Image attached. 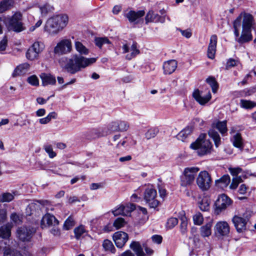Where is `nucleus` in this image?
Segmentation results:
<instances>
[{"instance_id":"f257e3e1","label":"nucleus","mask_w":256,"mask_h":256,"mask_svg":"<svg viewBox=\"0 0 256 256\" xmlns=\"http://www.w3.org/2000/svg\"><path fill=\"white\" fill-rule=\"evenodd\" d=\"M95 58H86L82 56L74 55L67 60L64 68L69 73L74 74L86 66L94 63Z\"/></svg>"},{"instance_id":"f03ea898","label":"nucleus","mask_w":256,"mask_h":256,"mask_svg":"<svg viewBox=\"0 0 256 256\" xmlns=\"http://www.w3.org/2000/svg\"><path fill=\"white\" fill-rule=\"evenodd\" d=\"M68 20V16L66 14L52 17L46 21L44 30L50 34H56L66 26Z\"/></svg>"},{"instance_id":"7ed1b4c3","label":"nucleus","mask_w":256,"mask_h":256,"mask_svg":"<svg viewBox=\"0 0 256 256\" xmlns=\"http://www.w3.org/2000/svg\"><path fill=\"white\" fill-rule=\"evenodd\" d=\"M206 134H201L196 140L190 146L191 148L197 150V153L200 156L211 152L212 144L209 140L206 139Z\"/></svg>"},{"instance_id":"20e7f679","label":"nucleus","mask_w":256,"mask_h":256,"mask_svg":"<svg viewBox=\"0 0 256 256\" xmlns=\"http://www.w3.org/2000/svg\"><path fill=\"white\" fill-rule=\"evenodd\" d=\"M22 14L20 12H16L8 20V28L16 32L24 30L26 28L22 22Z\"/></svg>"},{"instance_id":"39448f33","label":"nucleus","mask_w":256,"mask_h":256,"mask_svg":"<svg viewBox=\"0 0 256 256\" xmlns=\"http://www.w3.org/2000/svg\"><path fill=\"white\" fill-rule=\"evenodd\" d=\"M250 216V212H246L242 217L235 215L232 218V220L237 232H244L246 230V225Z\"/></svg>"},{"instance_id":"423d86ee","label":"nucleus","mask_w":256,"mask_h":256,"mask_svg":"<svg viewBox=\"0 0 256 256\" xmlns=\"http://www.w3.org/2000/svg\"><path fill=\"white\" fill-rule=\"evenodd\" d=\"M198 167L186 168L184 169L183 175L180 178V185L186 186L190 185L194 181L195 174L199 171Z\"/></svg>"},{"instance_id":"0eeeda50","label":"nucleus","mask_w":256,"mask_h":256,"mask_svg":"<svg viewBox=\"0 0 256 256\" xmlns=\"http://www.w3.org/2000/svg\"><path fill=\"white\" fill-rule=\"evenodd\" d=\"M130 247L135 252L136 256H152L154 252L146 244L142 246L138 242H132Z\"/></svg>"},{"instance_id":"6e6552de","label":"nucleus","mask_w":256,"mask_h":256,"mask_svg":"<svg viewBox=\"0 0 256 256\" xmlns=\"http://www.w3.org/2000/svg\"><path fill=\"white\" fill-rule=\"evenodd\" d=\"M196 182L202 190L206 191L210 187L212 178L207 171H202L199 173L196 179Z\"/></svg>"},{"instance_id":"1a4fd4ad","label":"nucleus","mask_w":256,"mask_h":256,"mask_svg":"<svg viewBox=\"0 0 256 256\" xmlns=\"http://www.w3.org/2000/svg\"><path fill=\"white\" fill-rule=\"evenodd\" d=\"M44 46L42 42H34L28 50L26 52V58L30 60H34L38 58L39 54L44 50Z\"/></svg>"},{"instance_id":"9d476101","label":"nucleus","mask_w":256,"mask_h":256,"mask_svg":"<svg viewBox=\"0 0 256 256\" xmlns=\"http://www.w3.org/2000/svg\"><path fill=\"white\" fill-rule=\"evenodd\" d=\"M157 192L155 189L147 188L144 192V199L150 208H156L160 202L156 199Z\"/></svg>"},{"instance_id":"9b49d317","label":"nucleus","mask_w":256,"mask_h":256,"mask_svg":"<svg viewBox=\"0 0 256 256\" xmlns=\"http://www.w3.org/2000/svg\"><path fill=\"white\" fill-rule=\"evenodd\" d=\"M72 43L70 40L64 39L58 42L54 47L55 54L62 55L70 52L72 50Z\"/></svg>"},{"instance_id":"f8f14e48","label":"nucleus","mask_w":256,"mask_h":256,"mask_svg":"<svg viewBox=\"0 0 256 256\" xmlns=\"http://www.w3.org/2000/svg\"><path fill=\"white\" fill-rule=\"evenodd\" d=\"M232 200L225 194L220 195L216 200L215 206V213L218 214L222 210L230 206L232 204Z\"/></svg>"},{"instance_id":"ddd939ff","label":"nucleus","mask_w":256,"mask_h":256,"mask_svg":"<svg viewBox=\"0 0 256 256\" xmlns=\"http://www.w3.org/2000/svg\"><path fill=\"white\" fill-rule=\"evenodd\" d=\"M214 231L217 236H228L230 232V226L226 221L218 222L214 227Z\"/></svg>"},{"instance_id":"4468645a","label":"nucleus","mask_w":256,"mask_h":256,"mask_svg":"<svg viewBox=\"0 0 256 256\" xmlns=\"http://www.w3.org/2000/svg\"><path fill=\"white\" fill-rule=\"evenodd\" d=\"M128 239V234L124 232L119 231L113 235V240L116 246L118 248H122Z\"/></svg>"},{"instance_id":"2eb2a0df","label":"nucleus","mask_w":256,"mask_h":256,"mask_svg":"<svg viewBox=\"0 0 256 256\" xmlns=\"http://www.w3.org/2000/svg\"><path fill=\"white\" fill-rule=\"evenodd\" d=\"M136 44V43L134 42L130 48L127 44H124L122 46V49L124 54L128 53L130 50V53L128 54L126 56V60H131L140 53V50L137 48Z\"/></svg>"},{"instance_id":"dca6fc26","label":"nucleus","mask_w":256,"mask_h":256,"mask_svg":"<svg viewBox=\"0 0 256 256\" xmlns=\"http://www.w3.org/2000/svg\"><path fill=\"white\" fill-rule=\"evenodd\" d=\"M144 10L137 12L130 10L124 14V16L128 19L130 23L138 24L140 19L144 15Z\"/></svg>"},{"instance_id":"f3484780","label":"nucleus","mask_w":256,"mask_h":256,"mask_svg":"<svg viewBox=\"0 0 256 256\" xmlns=\"http://www.w3.org/2000/svg\"><path fill=\"white\" fill-rule=\"evenodd\" d=\"M192 96L195 100L201 105H204L207 103L212 97L210 92L204 95L198 90H196L194 92Z\"/></svg>"},{"instance_id":"a211bd4d","label":"nucleus","mask_w":256,"mask_h":256,"mask_svg":"<svg viewBox=\"0 0 256 256\" xmlns=\"http://www.w3.org/2000/svg\"><path fill=\"white\" fill-rule=\"evenodd\" d=\"M145 20L146 24L152 22L164 23L165 22V16H160L155 14L152 10H150L145 17Z\"/></svg>"},{"instance_id":"6ab92c4d","label":"nucleus","mask_w":256,"mask_h":256,"mask_svg":"<svg viewBox=\"0 0 256 256\" xmlns=\"http://www.w3.org/2000/svg\"><path fill=\"white\" fill-rule=\"evenodd\" d=\"M32 231L26 227H20L17 230V235L20 240L23 242L29 241L32 236Z\"/></svg>"},{"instance_id":"aec40b11","label":"nucleus","mask_w":256,"mask_h":256,"mask_svg":"<svg viewBox=\"0 0 256 256\" xmlns=\"http://www.w3.org/2000/svg\"><path fill=\"white\" fill-rule=\"evenodd\" d=\"M59 224L58 220L56 217L52 214H45L42 218L40 224L42 226H58Z\"/></svg>"},{"instance_id":"412c9836","label":"nucleus","mask_w":256,"mask_h":256,"mask_svg":"<svg viewBox=\"0 0 256 256\" xmlns=\"http://www.w3.org/2000/svg\"><path fill=\"white\" fill-rule=\"evenodd\" d=\"M217 44V36L213 34L210 36V44L208 48V56L209 58L214 59L215 56Z\"/></svg>"},{"instance_id":"4be33fe9","label":"nucleus","mask_w":256,"mask_h":256,"mask_svg":"<svg viewBox=\"0 0 256 256\" xmlns=\"http://www.w3.org/2000/svg\"><path fill=\"white\" fill-rule=\"evenodd\" d=\"M217 44V36L213 34L210 36V44L208 48V56L209 58L214 59L215 56Z\"/></svg>"},{"instance_id":"5701e85b","label":"nucleus","mask_w":256,"mask_h":256,"mask_svg":"<svg viewBox=\"0 0 256 256\" xmlns=\"http://www.w3.org/2000/svg\"><path fill=\"white\" fill-rule=\"evenodd\" d=\"M252 30L242 28L241 36L236 38V40L240 44L248 42L252 40Z\"/></svg>"},{"instance_id":"b1692460","label":"nucleus","mask_w":256,"mask_h":256,"mask_svg":"<svg viewBox=\"0 0 256 256\" xmlns=\"http://www.w3.org/2000/svg\"><path fill=\"white\" fill-rule=\"evenodd\" d=\"M254 23L253 16L248 13H244L242 20V28L250 30Z\"/></svg>"},{"instance_id":"393cba45","label":"nucleus","mask_w":256,"mask_h":256,"mask_svg":"<svg viewBox=\"0 0 256 256\" xmlns=\"http://www.w3.org/2000/svg\"><path fill=\"white\" fill-rule=\"evenodd\" d=\"M177 68V62L175 60H170L164 62L163 64L164 72L165 74H170L174 72Z\"/></svg>"},{"instance_id":"a878e982","label":"nucleus","mask_w":256,"mask_h":256,"mask_svg":"<svg viewBox=\"0 0 256 256\" xmlns=\"http://www.w3.org/2000/svg\"><path fill=\"white\" fill-rule=\"evenodd\" d=\"M30 69V64L24 63L18 66L12 73L13 77L26 74Z\"/></svg>"},{"instance_id":"bb28decb","label":"nucleus","mask_w":256,"mask_h":256,"mask_svg":"<svg viewBox=\"0 0 256 256\" xmlns=\"http://www.w3.org/2000/svg\"><path fill=\"white\" fill-rule=\"evenodd\" d=\"M212 127L217 129L222 136H225L227 134V121H218L212 124Z\"/></svg>"},{"instance_id":"cd10ccee","label":"nucleus","mask_w":256,"mask_h":256,"mask_svg":"<svg viewBox=\"0 0 256 256\" xmlns=\"http://www.w3.org/2000/svg\"><path fill=\"white\" fill-rule=\"evenodd\" d=\"M40 77L42 80V83L44 86H46L48 84L53 85L56 84V78L50 74L42 73L40 75Z\"/></svg>"},{"instance_id":"c85d7f7f","label":"nucleus","mask_w":256,"mask_h":256,"mask_svg":"<svg viewBox=\"0 0 256 256\" xmlns=\"http://www.w3.org/2000/svg\"><path fill=\"white\" fill-rule=\"evenodd\" d=\"M193 128L192 126H188L182 130L177 135L178 140L184 142L185 140L192 133Z\"/></svg>"},{"instance_id":"c756f323","label":"nucleus","mask_w":256,"mask_h":256,"mask_svg":"<svg viewBox=\"0 0 256 256\" xmlns=\"http://www.w3.org/2000/svg\"><path fill=\"white\" fill-rule=\"evenodd\" d=\"M11 228L10 224H6L0 227V238L2 239H8L11 236Z\"/></svg>"},{"instance_id":"7c9ffc66","label":"nucleus","mask_w":256,"mask_h":256,"mask_svg":"<svg viewBox=\"0 0 256 256\" xmlns=\"http://www.w3.org/2000/svg\"><path fill=\"white\" fill-rule=\"evenodd\" d=\"M230 182V176L228 174H224L220 179L216 180L215 184L217 186L224 188L229 184Z\"/></svg>"},{"instance_id":"2f4dec72","label":"nucleus","mask_w":256,"mask_h":256,"mask_svg":"<svg viewBox=\"0 0 256 256\" xmlns=\"http://www.w3.org/2000/svg\"><path fill=\"white\" fill-rule=\"evenodd\" d=\"M231 141L234 146L240 150L244 148L242 139L240 133L235 134L231 139Z\"/></svg>"},{"instance_id":"473e14b6","label":"nucleus","mask_w":256,"mask_h":256,"mask_svg":"<svg viewBox=\"0 0 256 256\" xmlns=\"http://www.w3.org/2000/svg\"><path fill=\"white\" fill-rule=\"evenodd\" d=\"M212 224L208 222L205 225L202 226L200 228V234L202 236L208 237L212 234Z\"/></svg>"},{"instance_id":"72a5a7b5","label":"nucleus","mask_w":256,"mask_h":256,"mask_svg":"<svg viewBox=\"0 0 256 256\" xmlns=\"http://www.w3.org/2000/svg\"><path fill=\"white\" fill-rule=\"evenodd\" d=\"M4 256H23L18 250L8 246L4 249Z\"/></svg>"},{"instance_id":"f704fd0d","label":"nucleus","mask_w":256,"mask_h":256,"mask_svg":"<svg viewBox=\"0 0 256 256\" xmlns=\"http://www.w3.org/2000/svg\"><path fill=\"white\" fill-rule=\"evenodd\" d=\"M208 134L214 141L216 146L218 148L221 144L220 137L218 132L212 129L208 131Z\"/></svg>"},{"instance_id":"c9c22d12","label":"nucleus","mask_w":256,"mask_h":256,"mask_svg":"<svg viewBox=\"0 0 256 256\" xmlns=\"http://www.w3.org/2000/svg\"><path fill=\"white\" fill-rule=\"evenodd\" d=\"M16 194V192H13L12 194L10 192H4L0 195V202H9L12 201Z\"/></svg>"},{"instance_id":"e433bc0d","label":"nucleus","mask_w":256,"mask_h":256,"mask_svg":"<svg viewBox=\"0 0 256 256\" xmlns=\"http://www.w3.org/2000/svg\"><path fill=\"white\" fill-rule=\"evenodd\" d=\"M14 1L12 0H4L0 3V14L10 9L13 6Z\"/></svg>"},{"instance_id":"4c0bfd02","label":"nucleus","mask_w":256,"mask_h":256,"mask_svg":"<svg viewBox=\"0 0 256 256\" xmlns=\"http://www.w3.org/2000/svg\"><path fill=\"white\" fill-rule=\"evenodd\" d=\"M242 16H239L236 20L234 22L233 27L234 28V34L236 38L238 37L240 35L239 29L242 25Z\"/></svg>"},{"instance_id":"58836bf2","label":"nucleus","mask_w":256,"mask_h":256,"mask_svg":"<svg viewBox=\"0 0 256 256\" xmlns=\"http://www.w3.org/2000/svg\"><path fill=\"white\" fill-rule=\"evenodd\" d=\"M210 200L208 198H204L198 202L200 208L202 211H208L210 210Z\"/></svg>"},{"instance_id":"ea45409f","label":"nucleus","mask_w":256,"mask_h":256,"mask_svg":"<svg viewBox=\"0 0 256 256\" xmlns=\"http://www.w3.org/2000/svg\"><path fill=\"white\" fill-rule=\"evenodd\" d=\"M76 50L81 54L86 55L88 54V50L80 42H75Z\"/></svg>"},{"instance_id":"a19ab883","label":"nucleus","mask_w":256,"mask_h":256,"mask_svg":"<svg viewBox=\"0 0 256 256\" xmlns=\"http://www.w3.org/2000/svg\"><path fill=\"white\" fill-rule=\"evenodd\" d=\"M96 45L99 48H101L102 46L104 44H110L111 42L106 37H98L94 39Z\"/></svg>"},{"instance_id":"79ce46f5","label":"nucleus","mask_w":256,"mask_h":256,"mask_svg":"<svg viewBox=\"0 0 256 256\" xmlns=\"http://www.w3.org/2000/svg\"><path fill=\"white\" fill-rule=\"evenodd\" d=\"M102 246L105 250L110 251L112 254H114L116 252V248H114L112 242L108 240H104Z\"/></svg>"},{"instance_id":"37998d69","label":"nucleus","mask_w":256,"mask_h":256,"mask_svg":"<svg viewBox=\"0 0 256 256\" xmlns=\"http://www.w3.org/2000/svg\"><path fill=\"white\" fill-rule=\"evenodd\" d=\"M240 106L245 109H251L256 106V103L250 100L242 99L240 100Z\"/></svg>"},{"instance_id":"c03bdc74","label":"nucleus","mask_w":256,"mask_h":256,"mask_svg":"<svg viewBox=\"0 0 256 256\" xmlns=\"http://www.w3.org/2000/svg\"><path fill=\"white\" fill-rule=\"evenodd\" d=\"M86 232L84 226L80 225L74 229V237L76 240H79Z\"/></svg>"},{"instance_id":"a18cd8bd","label":"nucleus","mask_w":256,"mask_h":256,"mask_svg":"<svg viewBox=\"0 0 256 256\" xmlns=\"http://www.w3.org/2000/svg\"><path fill=\"white\" fill-rule=\"evenodd\" d=\"M124 216H129L132 211L135 210L136 206L132 204H128L126 205L122 204Z\"/></svg>"},{"instance_id":"49530a36","label":"nucleus","mask_w":256,"mask_h":256,"mask_svg":"<svg viewBox=\"0 0 256 256\" xmlns=\"http://www.w3.org/2000/svg\"><path fill=\"white\" fill-rule=\"evenodd\" d=\"M158 130L156 128H152L149 129L145 134V137L147 140H150L154 138L158 133Z\"/></svg>"},{"instance_id":"de8ad7c7","label":"nucleus","mask_w":256,"mask_h":256,"mask_svg":"<svg viewBox=\"0 0 256 256\" xmlns=\"http://www.w3.org/2000/svg\"><path fill=\"white\" fill-rule=\"evenodd\" d=\"M206 82L211 86L212 92L216 93L218 88V84L215 78L212 77H209L206 80Z\"/></svg>"},{"instance_id":"09e8293b","label":"nucleus","mask_w":256,"mask_h":256,"mask_svg":"<svg viewBox=\"0 0 256 256\" xmlns=\"http://www.w3.org/2000/svg\"><path fill=\"white\" fill-rule=\"evenodd\" d=\"M75 224V222L72 216H70L64 222V229L65 230H69Z\"/></svg>"},{"instance_id":"8fccbe9b","label":"nucleus","mask_w":256,"mask_h":256,"mask_svg":"<svg viewBox=\"0 0 256 256\" xmlns=\"http://www.w3.org/2000/svg\"><path fill=\"white\" fill-rule=\"evenodd\" d=\"M108 132H106L107 134H110L112 132H119L118 120L112 122L110 123L108 126Z\"/></svg>"},{"instance_id":"3c124183","label":"nucleus","mask_w":256,"mask_h":256,"mask_svg":"<svg viewBox=\"0 0 256 256\" xmlns=\"http://www.w3.org/2000/svg\"><path fill=\"white\" fill-rule=\"evenodd\" d=\"M119 132H126L129 128L130 125L126 121L118 120Z\"/></svg>"},{"instance_id":"603ef678","label":"nucleus","mask_w":256,"mask_h":256,"mask_svg":"<svg viewBox=\"0 0 256 256\" xmlns=\"http://www.w3.org/2000/svg\"><path fill=\"white\" fill-rule=\"evenodd\" d=\"M38 207V206L36 203H31L26 208V212L28 215H31L34 214V211Z\"/></svg>"},{"instance_id":"864d4df0","label":"nucleus","mask_w":256,"mask_h":256,"mask_svg":"<svg viewBox=\"0 0 256 256\" xmlns=\"http://www.w3.org/2000/svg\"><path fill=\"white\" fill-rule=\"evenodd\" d=\"M242 182V178L240 176H236L233 178L232 184L230 188V189L235 190L238 187V184Z\"/></svg>"},{"instance_id":"5fc2aeb1","label":"nucleus","mask_w":256,"mask_h":256,"mask_svg":"<svg viewBox=\"0 0 256 256\" xmlns=\"http://www.w3.org/2000/svg\"><path fill=\"white\" fill-rule=\"evenodd\" d=\"M44 149L50 158H52L56 156V154L53 150L52 145L47 144L44 146Z\"/></svg>"},{"instance_id":"6e6d98bb","label":"nucleus","mask_w":256,"mask_h":256,"mask_svg":"<svg viewBox=\"0 0 256 256\" xmlns=\"http://www.w3.org/2000/svg\"><path fill=\"white\" fill-rule=\"evenodd\" d=\"M188 222L185 216L181 218V223L180 224V232L182 234H184L186 232Z\"/></svg>"},{"instance_id":"4d7b16f0","label":"nucleus","mask_w":256,"mask_h":256,"mask_svg":"<svg viewBox=\"0 0 256 256\" xmlns=\"http://www.w3.org/2000/svg\"><path fill=\"white\" fill-rule=\"evenodd\" d=\"M178 224V220L176 218H170L168 220L166 226L171 229L174 228Z\"/></svg>"},{"instance_id":"13d9d810","label":"nucleus","mask_w":256,"mask_h":256,"mask_svg":"<svg viewBox=\"0 0 256 256\" xmlns=\"http://www.w3.org/2000/svg\"><path fill=\"white\" fill-rule=\"evenodd\" d=\"M27 82L33 86L39 85V80L36 75H32L28 78Z\"/></svg>"},{"instance_id":"bf43d9fd","label":"nucleus","mask_w":256,"mask_h":256,"mask_svg":"<svg viewBox=\"0 0 256 256\" xmlns=\"http://www.w3.org/2000/svg\"><path fill=\"white\" fill-rule=\"evenodd\" d=\"M194 224L197 225H200L203 222V216L200 212H198L193 216Z\"/></svg>"},{"instance_id":"052dcab7","label":"nucleus","mask_w":256,"mask_h":256,"mask_svg":"<svg viewBox=\"0 0 256 256\" xmlns=\"http://www.w3.org/2000/svg\"><path fill=\"white\" fill-rule=\"evenodd\" d=\"M40 9L42 14L46 15L48 12H52L54 10V8L50 4H46L40 7Z\"/></svg>"},{"instance_id":"680f3d73","label":"nucleus","mask_w":256,"mask_h":256,"mask_svg":"<svg viewBox=\"0 0 256 256\" xmlns=\"http://www.w3.org/2000/svg\"><path fill=\"white\" fill-rule=\"evenodd\" d=\"M124 224L125 221L124 219L122 218H118L114 220V226L117 229H118L124 226Z\"/></svg>"},{"instance_id":"e2e57ef3","label":"nucleus","mask_w":256,"mask_h":256,"mask_svg":"<svg viewBox=\"0 0 256 256\" xmlns=\"http://www.w3.org/2000/svg\"><path fill=\"white\" fill-rule=\"evenodd\" d=\"M228 170L230 174L234 177L238 176V174L242 171V169L238 167L235 168H230Z\"/></svg>"},{"instance_id":"0e129e2a","label":"nucleus","mask_w":256,"mask_h":256,"mask_svg":"<svg viewBox=\"0 0 256 256\" xmlns=\"http://www.w3.org/2000/svg\"><path fill=\"white\" fill-rule=\"evenodd\" d=\"M122 204L120 206L116 208L114 210L112 211V214L114 216H117L118 215H122L124 216V211L122 210Z\"/></svg>"},{"instance_id":"69168bd1","label":"nucleus","mask_w":256,"mask_h":256,"mask_svg":"<svg viewBox=\"0 0 256 256\" xmlns=\"http://www.w3.org/2000/svg\"><path fill=\"white\" fill-rule=\"evenodd\" d=\"M7 46V39L6 36H4L3 39L0 42V52L4 50Z\"/></svg>"},{"instance_id":"338daca9","label":"nucleus","mask_w":256,"mask_h":256,"mask_svg":"<svg viewBox=\"0 0 256 256\" xmlns=\"http://www.w3.org/2000/svg\"><path fill=\"white\" fill-rule=\"evenodd\" d=\"M152 240L153 242L157 244H160L162 242V238L160 235L156 234L152 236Z\"/></svg>"},{"instance_id":"774afa93","label":"nucleus","mask_w":256,"mask_h":256,"mask_svg":"<svg viewBox=\"0 0 256 256\" xmlns=\"http://www.w3.org/2000/svg\"><path fill=\"white\" fill-rule=\"evenodd\" d=\"M237 64V61L234 59L230 58L226 62V67L227 68L234 66Z\"/></svg>"}]
</instances>
